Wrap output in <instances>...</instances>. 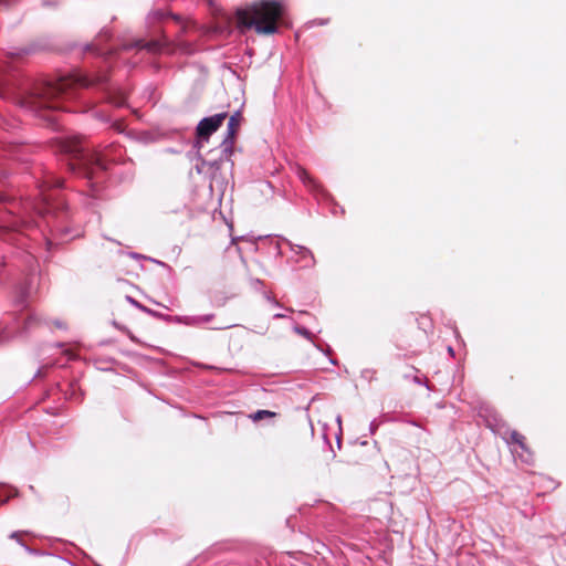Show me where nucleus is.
Segmentation results:
<instances>
[{
	"label": "nucleus",
	"mask_w": 566,
	"mask_h": 566,
	"mask_svg": "<svg viewBox=\"0 0 566 566\" xmlns=\"http://www.w3.org/2000/svg\"><path fill=\"white\" fill-rule=\"evenodd\" d=\"M242 116L240 112L234 113L230 116L228 122V135L230 138H233L239 130L241 125Z\"/></svg>",
	"instance_id": "6"
},
{
	"label": "nucleus",
	"mask_w": 566,
	"mask_h": 566,
	"mask_svg": "<svg viewBox=\"0 0 566 566\" xmlns=\"http://www.w3.org/2000/svg\"><path fill=\"white\" fill-rule=\"evenodd\" d=\"M126 96L123 92L116 91V92H109L108 91V104H113L116 107H120L125 104Z\"/></svg>",
	"instance_id": "8"
},
{
	"label": "nucleus",
	"mask_w": 566,
	"mask_h": 566,
	"mask_svg": "<svg viewBox=\"0 0 566 566\" xmlns=\"http://www.w3.org/2000/svg\"><path fill=\"white\" fill-rule=\"evenodd\" d=\"M276 416V412H273V411H270V410H258L256 412L254 413H251L249 416V418L254 421V422H258L262 419H265V418H274Z\"/></svg>",
	"instance_id": "9"
},
{
	"label": "nucleus",
	"mask_w": 566,
	"mask_h": 566,
	"mask_svg": "<svg viewBox=\"0 0 566 566\" xmlns=\"http://www.w3.org/2000/svg\"><path fill=\"white\" fill-rule=\"evenodd\" d=\"M41 323H42L41 317H39L38 315H31L24 322V329H25V332H28L29 329H31L34 326L40 325Z\"/></svg>",
	"instance_id": "10"
},
{
	"label": "nucleus",
	"mask_w": 566,
	"mask_h": 566,
	"mask_svg": "<svg viewBox=\"0 0 566 566\" xmlns=\"http://www.w3.org/2000/svg\"><path fill=\"white\" fill-rule=\"evenodd\" d=\"M143 48L149 52H157L159 50V43L156 41H150V42L145 43V45H143Z\"/></svg>",
	"instance_id": "13"
},
{
	"label": "nucleus",
	"mask_w": 566,
	"mask_h": 566,
	"mask_svg": "<svg viewBox=\"0 0 566 566\" xmlns=\"http://www.w3.org/2000/svg\"><path fill=\"white\" fill-rule=\"evenodd\" d=\"M296 331L303 335L307 334L306 329L297 327Z\"/></svg>",
	"instance_id": "19"
},
{
	"label": "nucleus",
	"mask_w": 566,
	"mask_h": 566,
	"mask_svg": "<svg viewBox=\"0 0 566 566\" xmlns=\"http://www.w3.org/2000/svg\"><path fill=\"white\" fill-rule=\"evenodd\" d=\"M227 116V113H219L201 119L196 129L198 139L208 140L209 137L222 125Z\"/></svg>",
	"instance_id": "4"
},
{
	"label": "nucleus",
	"mask_w": 566,
	"mask_h": 566,
	"mask_svg": "<svg viewBox=\"0 0 566 566\" xmlns=\"http://www.w3.org/2000/svg\"><path fill=\"white\" fill-rule=\"evenodd\" d=\"M112 126L118 133H123L125 130V124L123 120H115Z\"/></svg>",
	"instance_id": "15"
},
{
	"label": "nucleus",
	"mask_w": 566,
	"mask_h": 566,
	"mask_svg": "<svg viewBox=\"0 0 566 566\" xmlns=\"http://www.w3.org/2000/svg\"><path fill=\"white\" fill-rule=\"evenodd\" d=\"M283 7L277 1L261 0L235 12L237 25L241 30L253 28L259 34H273L282 18Z\"/></svg>",
	"instance_id": "2"
},
{
	"label": "nucleus",
	"mask_w": 566,
	"mask_h": 566,
	"mask_svg": "<svg viewBox=\"0 0 566 566\" xmlns=\"http://www.w3.org/2000/svg\"><path fill=\"white\" fill-rule=\"evenodd\" d=\"M59 149L69 157V168L82 174L90 182L92 195L97 196L99 184L104 181L105 164L99 154L88 149L77 136H70L59 142Z\"/></svg>",
	"instance_id": "1"
},
{
	"label": "nucleus",
	"mask_w": 566,
	"mask_h": 566,
	"mask_svg": "<svg viewBox=\"0 0 566 566\" xmlns=\"http://www.w3.org/2000/svg\"><path fill=\"white\" fill-rule=\"evenodd\" d=\"M113 324H114L115 326L119 327V324H118L115 319L113 321Z\"/></svg>",
	"instance_id": "22"
},
{
	"label": "nucleus",
	"mask_w": 566,
	"mask_h": 566,
	"mask_svg": "<svg viewBox=\"0 0 566 566\" xmlns=\"http://www.w3.org/2000/svg\"><path fill=\"white\" fill-rule=\"evenodd\" d=\"M509 442L518 446L523 452L531 453V449L526 443V438L521 432L512 430L510 432Z\"/></svg>",
	"instance_id": "5"
},
{
	"label": "nucleus",
	"mask_w": 566,
	"mask_h": 566,
	"mask_svg": "<svg viewBox=\"0 0 566 566\" xmlns=\"http://www.w3.org/2000/svg\"><path fill=\"white\" fill-rule=\"evenodd\" d=\"M10 538L17 539V542L30 554H36L34 549H31L28 547L20 538H19V532H12L10 535Z\"/></svg>",
	"instance_id": "12"
},
{
	"label": "nucleus",
	"mask_w": 566,
	"mask_h": 566,
	"mask_svg": "<svg viewBox=\"0 0 566 566\" xmlns=\"http://www.w3.org/2000/svg\"><path fill=\"white\" fill-rule=\"evenodd\" d=\"M228 297L221 292H216L213 295V302L217 306H224Z\"/></svg>",
	"instance_id": "11"
},
{
	"label": "nucleus",
	"mask_w": 566,
	"mask_h": 566,
	"mask_svg": "<svg viewBox=\"0 0 566 566\" xmlns=\"http://www.w3.org/2000/svg\"><path fill=\"white\" fill-rule=\"evenodd\" d=\"M85 50L92 51V52L96 53L97 55L103 54L102 49H99L95 43L86 44Z\"/></svg>",
	"instance_id": "14"
},
{
	"label": "nucleus",
	"mask_w": 566,
	"mask_h": 566,
	"mask_svg": "<svg viewBox=\"0 0 566 566\" xmlns=\"http://www.w3.org/2000/svg\"><path fill=\"white\" fill-rule=\"evenodd\" d=\"M54 324L57 328H61V329L65 328V324L61 321H55Z\"/></svg>",
	"instance_id": "17"
},
{
	"label": "nucleus",
	"mask_w": 566,
	"mask_h": 566,
	"mask_svg": "<svg viewBox=\"0 0 566 566\" xmlns=\"http://www.w3.org/2000/svg\"><path fill=\"white\" fill-rule=\"evenodd\" d=\"M296 175L308 188L313 190H316L318 188V184L315 181L314 178L310 176L305 168L297 166Z\"/></svg>",
	"instance_id": "7"
},
{
	"label": "nucleus",
	"mask_w": 566,
	"mask_h": 566,
	"mask_svg": "<svg viewBox=\"0 0 566 566\" xmlns=\"http://www.w3.org/2000/svg\"><path fill=\"white\" fill-rule=\"evenodd\" d=\"M22 53H29L28 50H21V52H11L12 55H20Z\"/></svg>",
	"instance_id": "18"
},
{
	"label": "nucleus",
	"mask_w": 566,
	"mask_h": 566,
	"mask_svg": "<svg viewBox=\"0 0 566 566\" xmlns=\"http://www.w3.org/2000/svg\"><path fill=\"white\" fill-rule=\"evenodd\" d=\"M8 501V499H4V500H0V505L6 503Z\"/></svg>",
	"instance_id": "21"
},
{
	"label": "nucleus",
	"mask_w": 566,
	"mask_h": 566,
	"mask_svg": "<svg viewBox=\"0 0 566 566\" xmlns=\"http://www.w3.org/2000/svg\"><path fill=\"white\" fill-rule=\"evenodd\" d=\"M74 83L85 87L104 85L102 77L99 76L77 75L72 78L62 77L55 83H45L40 87L34 88L29 97L21 101V106L35 114L41 108H54L55 106L50 104V99L55 96L66 94L71 85Z\"/></svg>",
	"instance_id": "3"
},
{
	"label": "nucleus",
	"mask_w": 566,
	"mask_h": 566,
	"mask_svg": "<svg viewBox=\"0 0 566 566\" xmlns=\"http://www.w3.org/2000/svg\"><path fill=\"white\" fill-rule=\"evenodd\" d=\"M46 244H48L49 249H51V245L53 244V241L50 240V239H46Z\"/></svg>",
	"instance_id": "20"
},
{
	"label": "nucleus",
	"mask_w": 566,
	"mask_h": 566,
	"mask_svg": "<svg viewBox=\"0 0 566 566\" xmlns=\"http://www.w3.org/2000/svg\"><path fill=\"white\" fill-rule=\"evenodd\" d=\"M56 232L61 239H64L67 237L69 230L66 228L64 229H56Z\"/></svg>",
	"instance_id": "16"
}]
</instances>
